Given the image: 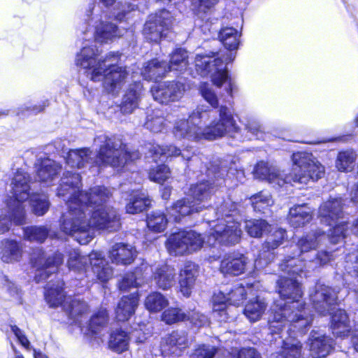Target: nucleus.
<instances>
[{"label": "nucleus", "instance_id": "f257e3e1", "mask_svg": "<svg viewBox=\"0 0 358 358\" xmlns=\"http://www.w3.org/2000/svg\"><path fill=\"white\" fill-rule=\"evenodd\" d=\"M80 175L66 171L61 179L57 195H70L67 200L69 210L62 215L61 230L75 236L80 244L86 245L94 237V228L115 231L120 229V222L117 210L105 204L111 195L108 189L96 186L83 193L80 191Z\"/></svg>", "mask_w": 358, "mask_h": 358}, {"label": "nucleus", "instance_id": "f03ea898", "mask_svg": "<svg viewBox=\"0 0 358 358\" xmlns=\"http://www.w3.org/2000/svg\"><path fill=\"white\" fill-rule=\"evenodd\" d=\"M217 220L211 221L210 229L205 241L194 231H182L171 234L166 241L170 255H185L200 250L204 243L214 246L217 243L228 245L237 243L241 238L240 224L234 217L237 214V204L230 199L216 208Z\"/></svg>", "mask_w": 358, "mask_h": 358}, {"label": "nucleus", "instance_id": "7ed1b4c3", "mask_svg": "<svg viewBox=\"0 0 358 358\" xmlns=\"http://www.w3.org/2000/svg\"><path fill=\"white\" fill-rule=\"evenodd\" d=\"M238 131L232 113L226 105H221L217 111L199 106L187 120L176 122L173 133L179 140L199 141L214 140L227 134L238 133Z\"/></svg>", "mask_w": 358, "mask_h": 358}, {"label": "nucleus", "instance_id": "20e7f679", "mask_svg": "<svg viewBox=\"0 0 358 358\" xmlns=\"http://www.w3.org/2000/svg\"><path fill=\"white\" fill-rule=\"evenodd\" d=\"M277 288L281 299L275 301L271 308L268 317L271 334H279L288 325L291 327L287 332L295 329L303 331L310 324L312 317L306 313L305 303L301 300V284L296 278L280 277L277 282Z\"/></svg>", "mask_w": 358, "mask_h": 358}, {"label": "nucleus", "instance_id": "39448f33", "mask_svg": "<svg viewBox=\"0 0 358 358\" xmlns=\"http://www.w3.org/2000/svg\"><path fill=\"white\" fill-rule=\"evenodd\" d=\"M94 143L99 146L97 155L89 148L71 150L66 157L67 164L78 169L101 165L121 167L140 157L139 152H129L122 140L115 137L101 134L94 138Z\"/></svg>", "mask_w": 358, "mask_h": 358}, {"label": "nucleus", "instance_id": "423d86ee", "mask_svg": "<svg viewBox=\"0 0 358 358\" xmlns=\"http://www.w3.org/2000/svg\"><path fill=\"white\" fill-rule=\"evenodd\" d=\"M99 51L95 45H85L76 57V64L86 70L87 76L93 81L104 78L103 86L108 93L117 94L128 77L125 67L115 64L118 53L110 52L103 59L98 58Z\"/></svg>", "mask_w": 358, "mask_h": 358}, {"label": "nucleus", "instance_id": "0eeeda50", "mask_svg": "<svg viewBox=\"0 0 358 358\" xmlns=\"http://www.w3.org/2000/svg\"><path fill=\"white\" fill-rule=\"evenodd\" d=\"M292 161L293 166L289 175L275 166L260 162L255 166L254 176L256 178L267 181L275 187H280L292 182L307 184L310 180H319L324 174V167L310 153H294Z\"/></svg>", "mask_w": 358, "mask_h": 358}, {"label": "nucleus", "instance_id": "6e6552de", "mask_svg": "<svg viewBox=\"0 0 358 358\" xmlns=\"http://www.w3.org/2000/svg\"><path fill=\"white\" fill-rule=\"evenodd\" d=\"M325 238L324 233L320 229L311 231L301 237L296 244L289 246L290 255L280 264L281 271L289 275H300L328 263L331 259V254L327 251L313 253Z\"/></svg>", "mask_w": 358, "mask_h": 358}, {"label": "nucleus", "instance_id": "1a4fd4ad", "mask_svg": "<svg viewBox=\"0 0 358 358\" xmlns=\"http://www.w3.org/2000/svg\"><path fill=\"white\" fill-rule=\"evenodd\" d=\"M216 190L217 185L208 180L191 185L187 195L192 197L194 201H190L187 197L178 200L166 208L169 219L179 222L182 217L200 212L205 206L197 202L207 201Z\"/></svg>", "mask_w": 358, "mask_h": 358}, {"label": "nucleus", "instance_id": "9d476101", "mask_svg": "<svg viewBox=\"0 0 358 358\" xmlns=\"http://www.w3.org/2000/svg\"><path fill=\"white\" fill-rule=\"evenodd\" d=\"M222 57H215L214 52L213 55H196L194 60L195 69L201 76H210L213 85L217 87L225 83L227 93L231 96L232 84L226 65L234 59L235 55L227 52L222 55Z\"/></svg>", "mask_w": 358, "mask_h": 358}, {"label": "nucleus", "instance_id": "9b49d317", "mask_svg": "<svg viewBox=\"0 0 358 358\" xmlns=\"http://www.w3.org/2000/svg\"><path fill=\"white\" fill-rule=\"evenodd\" d=\"M343 203L341 199H334L323 203L319 209V216L322 223L334 226L329 230V241L336 244L348 234V223L340 222L343 218Z\"/></svg>", "mask_w": 358, "mask_h": 358}, {"label": "nucleus", "instance_id": "f8f14e48", "mask_svg": "<svg viewBox=\"0 0 358 358\" xmlns=\"http://www.w3.org/2000/svg\"><path fill=\"white\" fill-rule=\"evenodd\" d=\"M29 176L22 171H17L12 180L13 196L7 201L9 209L13 210L14 221L17 224L25 223L23 202L29 197Z\"/></svg>", "mask_w": 358, "mask_h": 358}, {"label": "nucleus", "instance_id": "ddd939ff", "mask_svg": "<svg viewBox=\"0 0 358 358\" xmlns=\"http://www.w3.org/2000/svg\"><path fill=\"white\" fill-rule=\"evenodd\" d=\"M95 4L90 5L87 10L89 24L94 27L92 33L95 41L101 43H108L124 35V29L118 27L115 24L106 19V15L94 14Z\"/></svg>", "mask_w": 358, "mask_h": 358}, {"label": "nucleus", "instance_id": "4468645a", "mask_svg": "<svg viewBox=\"0 0 358 358\" xmlns=\"http://www.w3.org/2000/svg\"><path fill=\"white\" fill-rule=\"evenodd\" d=\"M173 24V17L169 11L163 9L150 15L143 28V34L147 41L157 43L166 36L167 31Z\"/></svg>", "mask_w": 358, "mask_h": 358}, {"label": "nucleus", "instance_id": "2eb2a0df", "mask_svg": "<svg viewBox=\"0 0 358 358\" xmlns=\"http://www.w3.org/2000/svg\"><path fill=\"white\" fill-rule=\"evenodd\" d=\"M267 232H269V234L262 245V250L255 261L254 266L257 270L263 268L273 260L274 253L272 251L282 244L286 236L285 230L271 225Z\"/></svg>", "mask_w": 358, "mask_h": 358}, {"label": "nucleus", "instance_id": "dca6fc26", "mask_svg": "<svg viewBox=\"0 0 358 358\" xmlns=\"http://www.w3.org/2000/svg\"><path fill=\"white\" fill-rule=\"evenodd\" d=\"M150 91L155 101L166 104L179 100L183 95L185 86L178 81H166L155 84Z\"/></svg>", "mask_w": 358, "mask_h": 358}, {"label": "nucleus", "instance_id": "f3484780", "mask_svg": "<svg viewBox=\"0 0 358 358\" xmlns=\"http://www.w3.org/2000/svg\"><path fill=\"white\" fill-rule=\"evenodd\" d=\"M313 307L322 315H326L336 304L337 295L334 289L322 284H317L314 292L310 294Z\"/></svg>", "mask_w": 358, "mask_h": 358}, {"label": "nucleus", "instance_id": "a211bd4d", "mask_svg": "<svg viewBox=\"0 0 358 358\" xmlns=\"http://www.w3.org/2000/svg\"><path fill=\"white\" fill-rule=\"evenodd\" d=\"M31 261L34 267L36 268L35 280L37 282L45 280L51 273L57 271L58 267L63 263L64 257L61 253L56 252L47 258L43 253H39L38 257H33Z\"/></svg>", "mask_w": 358, "mask_h": 358}, {"label": "nucleus", "instance_id": "6ab92c4d", "mask_svg": "<svg viewBox=\"0 0 358 358\" xmlns=\"http://www.w3.org/2000/svg\"><path fill=\"white\" fill-rule=\"evenodd\" d=\"M334 340L324 334L312 331L308 339L310 355L313 358H324L334 349Z\"/></svg>", "mask_w": 358, "mask_h": 358}, {"label": "nucleus", "instance_id": "aec40b11", "mask_svg": "<svg viewBox=\"0 0 358 358\" xmlns=\"http://www.w3.org/2000/svg\"><path fill=\"white\" fill-rule=\"evenodd\" d=\"M36 169V180L50 185L57 178L62 166L55 161L45 158L38 161Z\"/></svg>", "mask_w": 358, "mask_h": 358}, {"label": "nucleus", "instance_id": "412c9836", "mask_svg": "<svg viewBox=\"0 0 358 358\" xmlns=\"http://www.w3.org/2000/svg\"><path fill=\"white\" fill-rule=\"evenodd\" d=\"M187 346V336L184 331H173L163 338L161 342L162 353L164 356L179 355L181 350Z\"/></svg>", "mask_w": 358, "mask_h": 358}, {"label": "nucleus", "instance_id": "4be33fe9", "mask_svg": "<svg viewBox=\"0 0 358 358\" xmlns=\"http://www.w3.org/2000/svg\"><path fill=\"white\" fill-rule=\"evenodd\" d=\"M198 266L193 262H186L179 275L180 289L183 296L188 297L195 285L198 276Z\"/></svg>", "mask_w": 358, "mask_h": 358}, {"label": "nucleus", "instance_id": "5701e85b", "mask_svg": "<svg viewBox=\"0 0 358 358\" xmlns=\"http://www.w3.org/2000/svg\"><path fill=\"white\" fill-rule=\"evenodd\" d=\"M89 261L94 275L101 282L108 280L113 276V269L101 252H92Z\"/></svg>", "mask_w": 358, "mask_h": 358}, {"label": "nucleus", "instance_id": "b1692460", "mask_svg": "<svg viewBox=\"0 0 358 358\" xmlns=\"http://www.w3.org/2000/svg\"><path fill=\"white\" fill-rule=\"evenodd\" d=\"M143 90V85L140 82L129 85L120 104V110L123 114H131L138 107Z\"/></svg>", "mask_w": 358, "mask_h": 358}, {"label": "nucleus", "instance_id": "393cba45", "mask_svg": "<svg viewBox=\"0 0 358 358\" xmlns=\"http://www.w3.org/2000/svg\"><path fill=\"white\" fill-rule=\"evenodd\" d=\"M138 304V294L137 292L129 296H124L118 302L115 308V317L118 321H127L135 313Z\"/></svg>", "mask_w": 358, "mask_h": 358}, {"label": "nucleus", "instance_id": "a878e982", "mask_svg": "<svg viewBox=\"0 0 358 358\" xmlns=\"http://www.w3.org/2000/svg\"><path fill=\"white\" fill-rule=\"evenodd\" d=\"M148 149L150 156L155 162H157V159L164 161V159L165 158L180 155L182 159L189 160L193 156V153L189 150H183L182 152L179 148L172 145L163 148L159 145L152 144L150 145Z\"/></svg>", "mask_w": 358, "mask_h": 358}, {"label": "nucleus", "instance_id": "bb28decb", "mask_svg": "<svg viewBox=\"0 0 358 358\" xmlns=\"http://www.w3.org/2000/svg\"><path fill=\"white\" fill-rule=\"evenodd\" d=\"M136 256L135 248L128 244L115 243L109 251V258L117 264H130Z\"/></svg>", "mask_w": 358, "mask_h": 358}, {"label": "nucleus", "instance_id": "cd10ccee", "mask_svg": "<svg viewBox=\"0 0 358 358\" xmlns=\"http://www.w3.org/2000/svg\"><path fill=\"white\" fill-rule=\"evenodd\" d=\"M248 264V257L243 255L237 257L228 256L222 260L220 268L224 274L238 275L245 271Z\"/></svg>", "mask_w": 358, "mask_h": 358}, {"label": "nucleus", "instance_id": "c85d7f7f", "mask_svg": "<svg viewBox=\"0 0 358 358\" xmlns=\"http://www.w3.org/2000/svg\"><path fill=\"white\" fill-rule=\"evenodd\" d=\"M23 246L21 243L11 239L1 241V259L5 263H15L21 260Z\"/></svg>", "mask_w": 358, "mask_h": 358}, {"label": "nucleus", "instance_id": "c756f323", "mask_svg": "<svg viewBox=\"0 0 358 358\" xmlns=\"http://www.w3.org/2000/svg\"><path fill=\"white\" fill-rule=\"evenodd\" d=\"M176 270L167 264L161 265L153 273L154 281L157 286L162 289H169L175 284Z\"/></svg>", "mask_w": 358, "mask_h": 358}, {"label": "nucleus", "instance_id": "7c9ffc66", "mask_svg": "<svg viewBox=\"0 0 358 358\" xmlns=\"http://www.w3.org/2000/svg\"><path fill=\"white\" fill-rule=\"evenodd\" d=\"M167 72V63L155 59L144 64L141 74L145 80L157 81L162 78Z\"/></svg>", "mask_w": 358, "mask_h": 358}, {"label": "nucleus", "instance_id": "2f4dec72", "mask_svg": "<svg viewBox=\"0 0 358 358\" xmlns=\"http://www.w3.org/2000/svg\"><path fill=\"white\" fill-rule=\"evenodd\" d=\"M148 264L143 262L137 267L134 272L127 273L119 282V288L122 291H127L131 287H138L143 282L144 273H148Z\"/></svg>", "mask_w": 358, "mask_h": 358}, {"label": "nucleus", "instance_id": "473e14b6", "mask_svg": "<svg viewBox=\"0 0 358 358\" xmlns=\"http://www.w3.org/2000/svg\"><path fill=\"white\" fill-rule=\"evenodd\" d=\"M331 329L334 336L345 338L350 332L349 319L345 310L338 309L332 315Z\"/></svg>", "mask_w": 358, "mask_h": 358}, {"label": "nucleus", "instance_id": "72a5a7b5", "mask_svg": "<svg viewBox=\"0 0 358 358\" xmlns=\"http://www.w3.org/2000/svg\"><path fill=\"white\" fill-rule=\"evenodd\" d=\"M312 220L311 209L307 205H299L289 210V222L294 227H299Z\"/></svg>", "mask_w": 358, "mask_h": 358}, {"label": "nucleus", "instance_id": "f704fd0d", "mask_svg": "<svg viewBox=\"0 0 358 358\" xmlns=\"http://www.w3.org/2000/svg\"><path fill=\"white\" fill-rule=\"evenodd\" d=\"M301 343L294 338H287L282 341V352L273 354L272 358H301Z\"/></svg>", "mask_w": 358, "mask_h": 358}, {"label": "nucleus", "instance_id": "c9c22d12", "mask_svg": "<svg viewBox=\"0 0 358 358\" xmlns=\"http://www.w3.org/2000/svg\"><path fill=\"white\" fill-rule=\"evenodd\" d=\"M64 283L57 281L56 284L49 282L46 287L45 297L50 307H57L62 305L65 295L63 292Z\"/></svg>", "mask_w": 358, "mask_h": 358}, {"label": "nucleus", "instance_id": "e433bc0d", "mask_svg": "<svg viewBox=\"0 0 358 358\" xmlns=\"http://www.w3.org/2000/svg\"><path fill=\"white\" fill-rule=\"evenodd\" d=\"M266 307L267 304L264 299L257 297L248 302L243 310V313L250 322H255L261 319Z\"/></svg>", "mask_w": 358, "mask_h": 358}, {"label": "nucleus", "instance_id": "4c0bfd02", "mask_svg": "<svg viewBox=\"0 0 358 358\" xmlns=\"http://www.w3.org/2000/svg\"><path fill=\"white\" fill-rule=\"evenodd\" d=\"M64 308L69 313V316L75 320L76 322L80 324L81 320L79 317H82L83 315L87 311V304L77 298H68L63 304Z\"/></svg>", "mask_w": 358, "mask_h": 358}, {"label": "nucleus", "instance_id": "58836bf2", "mask_svg": "<svg viewBox=\"0 0 358 358\" xmlns=\"http://www.w3.org/2000/svg\"><path fill=\"white\" fill-rule=\"evenodd\" d=\"M144 126L153 133L163 131L166 127V123L162 112L159 110H153L148 113Z\"/></svg>", "mask_w": 358, "mask_h": 358}, {"label": "nucleus", "instance_id": "ea45409f", "mask_svg": "<svg viewBox=\"0 0 358 358\" xmlns=\"http://www.w3.org/2000/svg\"><path fill=\"white\" fill-rule=\"evenodd\" d=\"M129 342L128 334L125 331L117 329L111 332L108 345L113 350L120 353L128 349Z\"/></svg>", "mask_w": 358, "mask_h": 358}, {"label": "nucleus", "instance_id": "a19ab883", "mask_svg": "<svg viewBox=\"0 0 358 358\" xmlns=\"http://www.w3.org/2000/svg\"><path fill=\"white\" fill-rule=\"evenodd\" d=\"M151 201L144 193L135 192L126 206L127 213H138L150 206Z\"/></svg>", "mask_w": 358, "mask_h": 358}, {"label": "nucleus", "instance_id": "79ce46f5", "mask_svg": "<svg viewBox=\"0 0 358 358\" xmlns=\"http://www.w3.org/2000/svg\"><path fill=\"white\" fill-rule=\"evenodd\" d=\"M218 296L219 299L224 301V303H229L230 305L236 306L245 298L246 292L245 287L241 285L235 287L226 294L220 292L217 294H215L214 296Z\"/></svg>", "mask_w": 358, "mask_h": 358}, {"label": "nucleus", "instance_id": "37998d69", "mask_svg": "<svg viewBox=\"0 0 358 358\" xmlns=\"http://www.w3.org/2000/svg\"><path fill=\"white\" fill-rule=\"evenodd\" d=\"M356 159L357 155L353 150L340 152L336 161V167L340 171H350L355 166Z\"/></svg>", "mask_w": 358, "mask_h": 358}, {"label": "nucleus", "instance_id": "c03bdc74", "mask_svg": "<svg viewBox=\"0 0 358 358\" xmlns=\"http://www.w3.org/2000/svg\"><path fill=\"white\" fill-rule=\"evenodd\" d=\"M187 52L186 50L179 48L177 49L171 55L169 64H167V68L169 71H182L187 69L188 65Z\"/></svg>", "mask_w": 358, "mask_h": 358}, {"label": "nucleus", "instance_id": "a18cd8bd", "mask_svg": "<svg viewBox=\"0 0 358 358\" xmlns=\"http://www.w3.org/2000/svg\"><path fill=\"white\" fill-rule=\"evenodd\" d=\"M238 31L233 27L222 29L219 34L220 41L224 46L230 50H236L239 44Z\"/></svg>", "mask_w": 358, "mask_h": 358}, {"label": "nucleus", "instance_id": "49530a36", "mask_svg": "<svg viewBox=\"0 0 358 358\" xmlns=\"http://www.w3.org/2000/svg\"><path fill=\"white\" fill-rule=\"evenodd\" d=\"M30 205L32 212L37 216L45 215L50 208L48 196L44 194H29Z\"/></svg>", "mask_w": 358, "mask_h": 358}, {"label": "nucleus", "instance_id": "de8ad7c7", "mask_svg": "<svg viewBox=\"0 0 358 358\" xmlns=\"http://www.w3.org/2000/svg\"><path fill=\"white\" fill-rule=\"evenodd\" d=\"M250 200L254 210L263 213H265L268 208L273 204L271 195L266 191L259 192L252 196Z\"/></svg>", "mask_w": 358, "mask_h": 358}, {"label": "nucleus", "instance_id": "09e8293b", "mask_svg": "<svg viewBox=\"0 0 358 358\" xmlns=\"http://www.w3.org/2000/svg\"><path fill=\"white\" fill-rule=\"evenodd\" d=\"M108 322V313L106 308L99 309L91 317L88 324V331L92 334H98Z\"/></svg>", "mask_w": 358, "mask_h": 358}, {"label": "nucleus", "instance_id": "8fccbe9b", "mask_svg": "<svg viewBox=\"0 0 358 358\" xmlns=\"http://www.w3.org/2000/svg\"><path fill=\"white\" fill-rule=\"evenodd\" d=\"M169 301L161 293L155 292L149 294L145 301V308L150 312H159L167 306Z\"/></svg>", "mask_w": 358, "mask_h": 358}, {"label": "nucleus", "instance_id": "3c124183", "mask_svg": "<svg viewBox=\"0 0 358 358\" xmlns=\"http://www.w3.org/2000/svg\"><path fill=\"white\" fill-rule=\"evenodd\" d=\"M231 308L227 306L224 301H220L218 296H213V317L220 322H229L232 316L229 315Z\"/></svg>", "mask_w": 358, "mask_h": 358}, {"label": "nucleus", "instance_id": "603ef678", "mask_svg": "<svg viewBox=\"0 0 358 358\" xmlns=\"http://www.w3.org/2000/svg\"><path fill=\"white\" fill-rule=\"evenodd\" d=\"M168 218L159 211L153 212L147 217V226L154 232H162L166 227Z\"/></svg>", "mask_w": 358, "mask_h": 358}, {"label": "nucleus", "instance_id": "864d4df0", "mask_svg": "<svg viewBox=\"0 0 358 358\" xmlns=\"http://www.w3.org/2000/svg\"><path fill=\"white\" fill-rule=\"evenodd\" d=\"M89 261L88 256H83L78 250L73 249L69 252L67 262L69 269L77 271L85 270Z\"/></svg>", "mask_w": 358, "mask_h": 358}, {"label": "nucleus", "instance_id": "5fc2aeb1", "mask_svg": "<svg viewBox=\"0 0 358 358\" xmlns=\"http://www.w3.org/2000/svg\"><path fill=\"white\" fill-rule=\"evenodd\" d=\"M271 228V225L264 220H254L247 221L245 229L252 237H259Z\"/></svg>", "mask_w": 358, "mask_h": 358}, {"label": "nucleus", "instance_id": "6e6d98bb", "mask_svg": "<svg viewBox=\"0 0 358 358\" xmlns=\"http://www.w3.org/2000/svg\"><path fill=\"white\" fill-rule=\"evenodd\" d=\"M24 238L30 241L43 242L48 235L45 227H30L24 230Z\"/></svg>", "mask_w": 358, "mask_h": 358}, {"label": "nucleus", "instance_id": "4d7b16f0", "mask_svg": "<svg viewBox=\"0 0 358 358\" xmlns=\"http://www.w3.org/2000/svg\"><path fill=\"white\" fill-rule=\"evenodd\" d=\"M13 210L8 207V201L4 208H0V234L8 232L12 224V221L17 225L14 221Z\"/></svg>", "mask_w": 358, "mask_h": 358}, {"label": "nucleus", "instance_id": "13d9d810", "mask_svg": "<svg viewBox=\"0 0 358 358\" xmlns=\"http://www.w3.org/2000/svg\"><path fill=\"white\" fill-rule=\"evenodd\" d=\"M162 320L166 324H171L180 321L186 320V314L178 308H171L163 313Z\"/></svg>", "mask_w": 358, "mask_h": 358}, {"label": "nucleus", "instance_id": "bf43d9fd", "mask_svg": "<svg viewBox=\"0 0 358 358\" xmlns=\"http://www.w3.org/2000/svg\"><path fill=\"white\" fill-rule=\"evenodd\" d=\"M203 98L214 108L219 107V101L216 94L208 83H201L199 87Z\"/></svg>", "mask_w": 358, "mask_h": 358}, {"label": "nucleus", "instance_id": "052dcab7", "mask_svg": "<svg viewBox=\"0 0 358 358\" xmlns=\"http://www.w3.org/2000/svg\"><path fill=\"white\" fill-rule=\"evenodd\" d=\"M170 176L169 168L164 164L158 166L156 169H152L149 173V178L151 180L157 183H163Z\"/></svg>", "mask_w": 358, "mask_h": 358}, {"label": "nucleus", "instance_id": "680f3d73", "mask_svg": "<svg viewBox=\"0 0 358 358\" xmlns=\"http://www.w3.org/2000/svg\"><path fill=\"white\" fill-rule=\"evenodd\" d=\"M186 320H189L192 325L197 327H204L209 324L208 317L196 310L188 312V313L186 314Z\"/></svg>", "mask_w": 358, "mask_h": 358}, {"label": "nucleus", "instance_id": "e2e57ef3", "mask_svg": "<svg viewBox=\"0 0 358 358\" xmlns=\"http://www.w3.org/2000/svg\"><path fill=\"white\" fill-rule=\"evenodd\" d=\"M134 9V6L128 2H119L114 8V17L118 21H122L126 15Z\"/></svg>", "mask_w": 358, "mask_h": 358}, {"label": "nucleus", "instance_id": "0e129e2a", "mask_svg": "<svg viewBox=\"0 0 358 358\" xmlns=\"http://www.w3.org/2000/svg\"><path fill=\"white\" fill-rule=\"evenodd\" d=\"M216 350V348L213 346L202 345L195 350L191 358H213Z\"/></svg>", "mask_w": 358, "mask_h": 358}, {"label": "nucleus", "instance_id": "69168bd1", "mask_svg": "<svg viewBox=\"0 0 358 358\" xmlns=\"http://www.w3.org/2000/svg\"><path fill=\"white\" fill-rule=\"evenodd\" d=\"M345 269L348 273L354 272L358 277V250L350 253L345 258Z\"/></svg>", "mask_w": 358, "mask_h": 358}, {"label": "nucleus", "instance_id": "338daca9", "mask_svg": "<svg viewBox=\"0 0 358 358\" xmlns=\"http://www.w3.org/2000/svg\"><path fill=\"white\" fill-rule=\"evenodd\" d=\"M245 128L257 139L264 140V131L258 122L255 120L250 121L245 125Z\"/></svg>", "mask_w": 358, "mask_h": 358}, {"label": "nucleus", "instance_id": "774afa93", "mask_svg": "<svg viewBox=\"0 0 358 358\" xmlns=\"http://www.w3.org/2000/svg\"><path fill=\"white\" fill-rule=\"evenodd\" d=\"M11 331L15 334L20 343L26 349H29L30 343L23 331L16 325H10Z\"/></svg>", "mask_w": 358, "mask_h": 358}]
</instances>
